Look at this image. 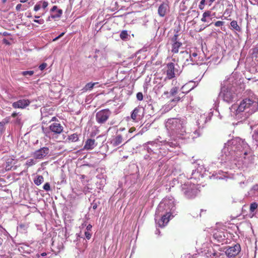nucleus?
<instances>
[{
	"label": "nucleus",
	"instance_id": "f257e3e1",
	"mask_svg": "<svg viewBox=\"0 0 258 258\" xmlns=\"http://www.w3.org/2000/svg\"><path fill=\"white\" fill-rule=\"evenodd\" d=\"M186 119L185 117L170 118L165 122V126L172 136H175L176 139L164 142L166 148L178 147L181 142L180 140L189 139L190 135L186 132Z\"/></svg>",
	"mask_w": 258,
	"mask_h": 258
},
{
	"label": "nucleus",
	"instance_id": "f03ea898",
	"mask_svg": "<svg viewBox=\"0 0 258 258\" xmlns=\"http://www.w3.org/2000/svg\"><path fill=\"white\" fill-rule=\"evenodd\" d=\"M223 151L225 153L228 152L227 156L230 160H235L238 158H245L249 151V147L244 140L236 137L225 144Z\"/></svg>",
	"mask_w": 258,
	"mask_h": 258
},
{
	"label": "nucleus",
	"instance_id": "7ed1b4c3",
	"mask_svg": "<svg viewBox=\"0 0 258 258\" xmlns=\"http://www.w3.org/2000/svg\"><path fill=\"white\" fill-rule=\"evenodd\" d=\"M176 210L174 201L164 200L159 204L156 211L155 221L160 227H164L169 222L171 216Z\"/></svg>",
	"mask_w": 258,
	"mask_h": 258
},
{
	"label": "nucleus",
	"instance_id": "20e7f679",
	"mask_svg": "<svg viewBox=\"0 0 258 258\" xmlns=\"http://www.w3.org/2000/svg\"><path fill=\"white\" fill-rule=\"evenodd\" d=\"M258 103L249 98H245L240 101L238 106L232 105L231 111L233 115L240 121L247 119L250 115L257 110Z\"/></svg>",
	"mask_w": 258,
	"mask_h": 258
},
{
	"label": "nucleus",
	"instance_id": "39448f33",
	"mask_svg": "<svg viewBox=\"0 0 258 258\" xmlns=\"http://www.w3.org/2000/svg\"><path fill=\"white\" fill-rule=\"evenodd\" d=\"M236 84L234 75L232 74L226 80H224L221 85V91L219 96L222 97L223 100L227 103H230L234 101L235 98Z\"/></svg>",
	"mask_w": 258,
	"mask_h": 258
},
{
	"label": "nucleus",
	"instance_id": "423d86ee",
	"mask_svg": "<svg viewBox=\"0 0 258 258\" xmlns=\"http://www.w3.org/2000/svg\"><path fill=\"white\" fill-rule=\"evenodd\" d=\"M181 190L184 197L188 199L195 198L200 191L196 185L189 182L181 185Z\"/></svg>",
	"mask_w": 258,
	"mask_h": 258
},
{
	"label": "nucleus",
	"instance_id": "0eeeda50",
	"mask_svg": "<svg viewBox=\"0 0 258 258\" xmlns=\"http://www.w3.org/2000/svg\"><path fill=\"white\" fill-rule=\"evenodd\" d=\"M166 77V79L171 80L179 76L181 72L180 67L177 63L169 62L167 64L165 67Z\"/></svg>",
	"mask_w": 258,
	"mask_h": 258
},
{
	"label": "nucleus",
	"instance_id": "6e6552de",
	"mask_svg": "<svg viewBox=\"0 0 258 258\" xmlns=\"http://www.w3.org/2000/svg\"><path fill=\"white\" fill-rule=\"evenodd\" d=\"M63 130V126L58 122L52 123L48 128H43V132L47 137H50L51 134L59 135Z\"/></svg>",
	"mask_w": 258,
	"mask_h": 258
},
{
	"label": "nucleus",
	"instance_id": "1a4fd4ad",
	"mask_svg": "<svg viewBox=\"0 0 258 258\" xmlns=\"http://www.w3.org/2000/svg\"><path fill=\"white\" fill-rule=\"evenodd\" d=\"M181 53L184 54L185 57H188L186 59L183 66L198 64V60L197 59V53L194 52L192 54H189L187 51H183Z\"/></svg>",
	"mask_w": 258,
	"mask_h": 258
},
{
	"label": "nucleus",
	"instance_id": "9d476101",
	"mask_svg": "<svg viewBox=\"0 0 258 258\" xmlns=\"http://www.w3.org/2000/svg\"><path fill=\"white\" fill-rule=\"evenodd\" d=\"M159 145L156 142H148L144 145V148L147 150L148 153L151 154H158L159 150H161V148H159Z\"/></svg>",
	"mask_w": 258,
	"mask_h": 258
},
{
	"label": "nucleus",
	"instance_id": "9b49d317",
	"mask_svg": "<svg viewBox=\"0 0 258 258\" xmlns=\"http://www.w3.org/2000/svg\"><path fill=\"white\" fill-rule=\"evenodd\" d=\"M110 114L109 111L106 109L98 111L96 114L97 121L100 123L104 122L108 118Z\"/></svg>",
	"mask_w": 258,
	"mask_h": 258
},
{
	"label": "nucleus",
	"instance_id": "f8f14e48",
	"mask_svg": "<svg viewBox=\"0 0 258 258\" xmlns=\"http://www.w3.org/2000/svg\"><path fill=\"white\" fill-rule=\"evenodd\" d=\"M207 120V118L205 117V115L201 116L200 119H199L197 121V123L199 125V128L195 130L191 135V137L192 139L197 138L200 137L202 134V129L203 128V126L201 125V123H203V122L205 123ZM203 124H202L203 125Z\"/></svg>",
	"mask_w": 258,
	"mask_h": 258
},
{
	"label": "nucleus",
	"instance_id": "ddd939ff",
	"mask_svg": "<svg viewBox=\"0 0 258 258\" xmlns=\"http://www.w3.org/2000/svg\"><path fill=\"white\" fill-rule=\"evenodd\" d=\"M241 247L239 244H236L233 246H229L225 251V253L228 257H234L240 251Z\"/></svg>",
	"mask_w": 258,
	"mask_h": 258
},
{
	"label": "nucleus",
	"instance_id": "4468645a",
	"mask_svg": "<svg viewBox=\"0 0 258 258\" xmlns=\"http://www.w3.org/2000/svg\"><path fill=\"white\" fill-rule=\"evenodd\" d=\"M16 162L17 160L15 159V157L14 156H10L8 157L6 160L5 167V170L6 171L16 170L18 167L17 165H15Z\"/></svg>",
	"mask_w": 258,
	"mask_h": 258
},
{
	"label": "nucleus",
	"instance_id": "2eb2a0df",
	"mask_svg": "<svg viewBox=\"0 0 258 258\" xmlns=\"http://www.w3.org/2000/svg\"><path fill=\"white\" fill-rule=\"evenodd\" d=\"M49 152L47 147H43L35 151L33 156L35 159H42L48 154Z\"/></svg>",
	"mask_w": 258,
	"mask_h": 258
},
{
	"label": "nucleus",
	"instance_id": "dca6fc26",
	"mask_svg": "<svg viewBox=\"0 0 258 258\" xmlns=\"http://www.w3.org/2000/svg\"><path fill=\"white\" fill-rule=\"evenodd\" d=\"M30 103V101L28 99H20L17 101L13 102L12 103V106L15 109H24L28 106Z\"/></svg>",
	"mask_w": 258,
	"mask_h": 258
},
{
	"label": "nucleus",
	"instance_id": "f3484780",
	"mask_svg": "<svg viewBox=\"0 0 258 258\" xmlns=\"http://www.w3.org/2000/svg\"><path fill=\"white\" fill-rule=\"evenodd\" d=\"M97 146V143L95 139H87L83 147V149L86 150H91L94 149Z\"/></svg>",
	"mask_w": 258,
	"mask_h": 258
},
{
	"label": "nucleus",
	"instance_id": "a211bd4d",
	"mask_svg": "<svg viewBox=\"0 0 258 258\" xmlns=\"http://www.w3.org/2000/svg\"><path fill=\"white\" fill-rule=\"evenodd\" d=\"M50 12L51 13V17L52 19L59 18L62 14V10L58 9L56 6H53L50 10Z\"/></svg>",
	"mask_w": 258,
	"mask_h": 258
},
{
	"label": "nucleus",
	"instance_id": "6ab92c4d",
	"mask_svg": "<svg viewBox=\"0 0 258 258\" xmlns=\"http://www.w3.org/2000/svg\"><path fill=\"white\" fill-rule=\"evenodd\" d=\"M168 9V6L167 4L162 3L160 5L158 10V13L160 17H163L165 16L167 11Z\"/></svg>",
	"mask_w": 258,
	"mask_h": 258
},
{
	"label": "nucleus",
	"instance_id": "aec40b11",
	"mask_svg": "<svg viewBox=\"0 0 258 258\" xmlns=\"http://www.w3.org/2000/svg\"><path fill=\"white\" fill-rule=\"evenodd\" d=\"M211 12L210 11H206L203 14L201 21L203 22H209L211 20Z\"/></svg>",
	"mask_w": 258,
	"mask_h": 258
},
{
	"label": "nucleus",
	"instance_id": "412c9836",
	"mask_svg": "<svg viewBox=\"0 0 258 258\" xmlns=\"http://www.w3.org/2000/svg\"><path fill=\"white\" fill-rule=\"evenodd\" d=\"M189 91H187L185 92L182 91L181 93L179 94L178 96L175 97L170 101L171 103L174 104V106H175V105L181 99V98L184 96V94L187 93Z\"/></svg>",
	"mask_w": 258,
	"mask_h": 258
},
{
	"label": "nucleus",
	"instance_id": "4be33fe9",
	"mask_svg": "<svg viewBox=\"0 0 258 258\" xmlns=\"http://www.w3.org/2000/svg\"><path fill=\"white\" fill-rule=\"evenodd\" d=\"M252 58L254 59L257 69H258V44L253 48L252 53Z\"/></svg>",
	"mask_w": 258,
	"mask_h": 258
},
{
	"label": "nucleus",
	"instance_id": "5701e85b",
	"mask_svg": "<svg viewBox=\"0 0 258 258\" xmlns=\"http://www.w3.org/2000/svg\"><path fill=\"white\" fill-rule=\"evenodd\" d=\"M140 111V108L138 107L135 108L132 112L131 118L135 121H137L140 119V117L139 113Z\"/></svg>",
	"mask_w": 258,
	"mask_h": 258
},
{
	"label": "nucleus",
	"instance_id": "b1692460",
	"mask_svg": "<svg viewBox=\"0 0 258 258\" xmlns=\"http://www.w3.org/2000/svg\"><path fill=\"white\" fill-rule=\"evenodd\" d=\"M171 45V52L173 53H177L179 51V48L182 46V43L181 42H175L172 44Z\"/></svg>",
	"mask_w": 258,
	"mask_h": 258
},
{
	"label": "nucleus",
	"instance_id": "393cba45",
	"mask_svg": "<svg viewBox=\"0 0 258 258\" xmlns=\"http://www.w3.org/2000/svg\"><path fill=\"white\" fill-rule=\"evenodd\" d=\"M120 38L123 41H127L130 39V36L126 30L122 31L119 35Z\"/></svg>",
	"mask_w": 258,
	"mask_h": 258
},
{
	"label": "nucleus",
	"instance_id": "a878e982",
	"mask_svg": "<svg viewBox=\"0 0 258 258\" xmlns=\"http://www.w3.org/2000/svg\"><path fill=\"white\" fill-rule=\"evenodd\" d=\"M199 210L198 209L192 210L191 212V216L194 218H197L199 216L201 217L202 216V213L206 212V210L201 209L200 213L199 214H198V213L199 212Z\"/></svg>",
	"mask_w": 258,
	"mask_h": 258
},
{
	"label": "nucleus",
	"instance_id": "bb28decb",
	"mask_svg": "<svg viewBox=\"0 0 258 258\" xmlns=\"http://www.w3.org/2000/svg\"><path fill=\"white\" fill-rule=\"evenodd\" d=\"M252 139L255 142V145L256 146L255 149L258 151V126L253 132Z\"/></svg>",
	"mask_w": 258,
	"mask_h": 258
},
{
	"label": "nucleus",
	"instance_id": "cd10ccee",
	"mask_svg": "<svg viewBox=\"0 0 258 258\" xmlns=\"http://www.w3.org/2000/svg\"><path fill=\"white\" fill-rule=\"evenodd\" d=\"M258 207V204L256 202H253L250 204L249 207V211L250 214H252V216H254L255 214V211Z\"/></svg>",
	"mask_w": 258,
	"mask_h": 258
},
{
	"label": "nucleus",
	"instance_id": "c85d7f7f",
	"mask_svg": "<svg viewBox=\"0 0 258 258\" xmlns=\"http://www.w3.org/2000/svg\"><path fill=\"white\" fill-rule=\"evenodd\" d=\"M44 181V177L42 175H37L34 179V182L37 185H40Z\"/></svg>",
	"mask_w": 258,
	"mask_h": 258
},
{
	"label": "nucleus",
	"instance_id": "c756f323",
	"mask_svg": "<svg viewBox=\"0 0 258 258\" xmlns=\"http://www.w3.org/2000/svg\"><path fill=\"white\" fill-rule=\"evenodd\" d=\"M98 83L97 82H96V83H87L85 86L84 87V88L83 89V91H87L88 90H91V89H93V88L94 87V86L96 85V84H97Z\"/></svg>",
	"mask_w": 258,
	"mask_h": 258
},
{
	"label": "nucleus",
	"instance_id": "7c9ffc66",
	"mask_svg": "<svg viewBox=\"0 0 258 258\" xmlns=\"http://www.w3.org/2000/svg\"><path fill=\"white\" fill-rule=\"evenodd\" d=\"M230 26L233 29L237 31H240V28L237 24V22L236 21L233 20L230 23Z\"/></svg>",
	"mask_w": 258,
	"mask_h": 258
},
{
	"label": "nucleus",
	"instance_id": "2f4dec72",
	"mask_svg": "<svg viewBox=\"0 0 258 258\" xmlns=\"http://www.w3.org/2000/svg\"><path fill=\"white\" fill-rule=\"evenodd\" d=\"M68 139L72 142H76L79 140V137L77 134H73L68 137Z\"/></svg>",
	"mask_w": 258,
	"mask_h": 258
},
{
	"label": "nucleus",
	"instance_id": "473e14b6",
	"mask_svg": "<svg viewBox=\"0 0 258 258\" xmlns=\"http://www.w3.org/2000/svg\"><path fill=\"white\" fill-rule=\"evenodd\" d=\"M178 31H176V33L173 35L172 37L171 38V43L174 44L175 42H180L178 39L179 35L178 34Z\"/></svg>",
	"mask_w": 258,
	"mask_h": 258
},
{
	"label": "nucleus",
	"instance_id": "72a5a7b5",
	"mask_svg": "<svg viewBox=\"0 0 258 258\" xmlns=\"http://www.w3.org/2000/svg\"><path fill=\"white\" fill-rule=\"evenodd\" d=\"M122 141V137L121 135L117 134L115 139V143H114V145H119L121 143Z\"/></svg>",
	"mask_w": 258,
	"mask_h": 258
},
{
	"label": "nucleus",
	"instance_id": "f704fd0d",
	"mask_svg": "<svg viewBox=\"0 0 258 258\" xmlns=\"http://www.w3.org/2000/svg\"><path fill=\"white\" fill-rule=\"evenodd\" d=\"M173 106H174V104H172L170 102V103L169 104H167L163 106V108L164 111L167 112V111H169L170 110H171L173 108Z\"/></svg>",
	"mask_w": 258,
	"mask_h": 258
},
{
	"label": "nucleus",
	"instance_id": "c9c22d12",
	"mask_svg": "<svg viewBox=\"0 0 258 258\" xmlns=\"http://www.w3.org/2000/svg\"><path fill=\"white\" fill-rule=\"evenodd\" d=\"M35 161L33 159L27 160L26 162V165L27 166V168L35 164Z\"/></svg>",
	"mask_w": 258,
	"mask_h": 258
},
{
	"label": "nucleus",
	"instance_id": "e433bc0d",
	"mask_svg": "<svg viewBox=\"0 0 258 258\" xmlns=\"http://www.w3.org/2000/svg\"><path fill=\"white\" fill-rule=\"evenodd\" d=\"M5 124L6 123L4 121L0 122V137L2 136L5 131Z\"/></svg>",
	"mask_w": 258,
	"mask_h": 258
},
{
	"label": "nucleus",
	"instance_id": "4c0bfd02",
	"mask_svg": "<svg viewBox=\"0 0 258 258\" xmlns=\"http://www.w3.org/2000/svg\"><path fill=\"white\" fill-rule=\"evenodd\" d=\"M178 91V88L176 87H173L170 91V94L171 96H174L177 94Z\"/></svg>",
	"mask_w": 258,
	"mask_h": 258
},
{
	"label": "nucleus",
	"instance_id": "58836bf2",
	"mask_svg": "<svg viewBox=\"0 0 258 258\" xmlns=\"http://www.w3.org/2000/svg\"><path fill=\"white\" fill-rule=\"evenodd\" d=\"M22 74L25 76H27V75L32 76L34 74V71H24V72H22Z\"/></svg>",
	"mask_w": 258,
	"mask_h": 258
},
{
	"label": "nucleus",
	"instance_id": "ea45409f",
	"mask_svg": "<svg viewBox=\"0 0 258 258\" xmlns=\"http://www.w3.org/2000/svg\"><path fill=\"white\" fill-rule=\"evenodd\" d=\"M224 23H225L223 21H218L214 23V25L216 27H221L224 25Z\"/></svg>",
	"mask_w": 258,
	"mask_h": 258
},
{
	"label": "nucleus",
	"instance_id": "a19ab883",
	"mask_svg": "<svg viewBox=\"0 0 258 258\" xmlns=\"http://www.w3.org/2000/svg\"><path fill=\"white\" fill-rule=\"evenodd\" d=\"M43 189L46 191H49L50 190V186L48 182H46L44 184L43 187Z\"/></svg>",
	"mask_w": 258,
	"mask_h": 258
},
{
	"label": "nucleus",
	"instance_id": "79ce46f5",
	"mask_svg": "<svg viewBox=\"0 0 258 258\" xmlns=\"http://www.w3.org/2000/svg\"><path fill=\"white\" fill-rule=\"evenodd\" d=\"M137 98L139 101H142L143 99V95L141 92H138L137 94Z\"/></svg>",
	"mask_w": 258,
	"mask_h": 258
},
{
	"label": "nucleus",
	"instance_id": "37998d69",
	"mask_svg": "<svg viewBox=\"0 0 258 258\" xmlns=\"http://www.w3.org/2000/svg\"><path fill=\"white\" fill-rule=\"evenodd\" d=\"M85 235L86 238L88 240H89L91 238L92 233H90V231H86L85 232Z\"/></svg>",
	"mask_w": 258,
	"mask_h": 258
},
{
	"label": "nucleus",
	"instance_id": "c03bdc74",
	"mask_svg": "<svg viewBox=\"0 0 258 258\" xmlns=\"http://www.w3.org/2000/svg\"><path fill=\"white\" fill-rule=\"evenodd\" d=\"M205 0H202L199 5V8L200 10H203L204 8V5L205 4Z\"/></svg>",
	"mask_w": 258,
	"mask_h": 258
},
{
	"label": "nucleus",
	"instance_id": "a18cd8bd",
	"mask_svg": "<svg viewBox=\"0 0 258 258\" xmlns=\"http://www.w3.org/2000/svg\"><path fill=\"white\" fill-rule=\"evenodd\" d=\"M46 67H47V63L44 62L39 66V68L41 71H43V70H44L46 68Z\"/></svg>",
	"mask_w": 258,
	"mask_h": 258
},
{
	"label": "nucleus",
	"instance_id": "49530a36",
	"mask_svg": "<svg viewBox=\"0 0 258 258\" xmlns=\"http://www.w3.org/2000/svg\"><path fill=\"white\" fill-rule=\"evenodd\" d=\"M34 22L35 23H37L39 24H43L44 23V21L42 19L39 20L35 19L34 20Z\"/></svg>",
	"mask_w": 258,
	"mask_h": 258
},
{
	"label": "nucleus",
	"instance_id": "de8ad7c7",
	"mask_svg": "<svg viewBox=\"0 0 258 258\" xmlns=\"http://www.w3.org/2000/svg\"><path fill=\"white\" fill-rule=\"evenodd\" d=\"M252 190L254 191V194H258V185H255L252 187Z\"/></svg>",
	"mask_w": 258,
	"mask_h": 258
},
{
	"label": "nucleus",
	"instance_id": "09e8293b",
	"mask_svg": "<svg viewBox=\"0 0 258 258\" xmlns=\"http://www.w3.org/2000/svg\"><path fill=\"white\" fill-rule=\"evenodd\" d=\"M196 174H199V175H201V172H200L199 168L192 171V175L194 176Z\"/></svg>",
	"mask_w": 258,
	"mask_h": 258
},
{
	"label": "nucleus",
	"instance_id": "8fccbe9b",
	"mask_svg": "<svg viewBox=\"0 0 258 258\" xmlns=\"http://www.w3.org/2000/svg\"><path fill=\"white\" fill-rule=\"evenodd\" d=\"M64 32H62L60 35H59L57 37H55L53 39V41H55L61 37H62L64 35Z\"/></svg>",
	"mask_w": 258,
	"mask_h": 258
},
{
	"label": "nucleus",
	"instance_id": "3c124183",
	"mask_svg": "<svg viewBox=\"0 0 258 258\" xmlns=\"http://www.w3.org/2000/svg\"><path fill=\"white\" fill-rule=\"evenodd\" d=\"M220 253H218L216 251H214V252L212 253L210 255V256H215V257H219L220 256Z\"/></svg>",
	"mask_w": 258,
	"mask_h": 258
},
{
	"label": "nucleus",
	"instance_id": "603ef678",
	"mask_svg": "<svg viewBox=\"0 0 258 258\" xmlns=\"http://www.w3.org/2000/svg\"><path fill=\"white\" fill-rule=\"evenodd\" d=\"M41 6L39 4H36L34 7V10L36 12L40 10Z\"/></svg>",
	"mask_w": 258,
	"mask_h": 258
},
{
	"label": "nucleus",
	"instance_id": "864d4df0",
	"mask_svg": "<svg viewBox=\"0 0 258 258\" xmlns=\"http://www.w3.org/2000/svg\"><path fill=\"white\" fill-rule=\"evenodd\" d=\"M19 227L21 229H26L28 227V225H26L25 224H20L19 225Z\"/></svg>",
	"mask_w": 258,
	"mask_h": 258
},
{
	"label": "nucleus",
	"instance_id": "5fc2aeb1",
	"mask_svg": "<svg viewBox=\"0 0 258 258\" xmlns=\"http://www.w3.org/2000/svg\"><path fill=\"white\" fill-rule=\"evenodd\" d=\"M48 4L47 2L44 1L42 3V8L45 9L48 6Z\"/></svg>",
	"mask_w": 258,
	"mask_h": 258
},
{
	"label": "nucleus",
	"instance_id": "6e6d98bb",
	"mask_svg": "<svg viewBox=\"0 0 258 258\" xmlns=\"http://www.w3.org/2000/svg\"><path fill=\"white\" fill-rule=\"evenodd\" d=\"M92 228V226L91 224H89L87 226L86 230L87 231H90L91 230V229Z\"/></svg>",
	"mask_w": 258,
	"mask_h": 258
},
{
	"label": "nucleus",
	"instance_id": "4d7b16f0",
	"mask_svg": "<svg viewBox=\"0 0 258 258\" xmlns=\"http://www.w3.org/2000/svg\"><path fill=\"white\" fill-rule=\"evenodd\" d=\"M113 18H114V22L117 19H119V18L122 19V16H118V15L114 16Z\"/></svg>",
	"mask_w": 258,
	"mask_h": 258
},
{
	"label": "nucleus",
	"instance_id": "13d9d810",
	"mask_svg": "<svg viewBox=\"0 0 258 258\" xmlns=\"http://www.w3.org/2000/svg\"><path fill=\"white\" fill-rule=\"evenodd\" d=\"M22 7L21 4H18L16 7V9L17 11H20Z\"/></svg>",
	"mask_w": 258,
	"mask_h": 258
},
{
	"label": "nucleus",
	"instance_id": "bf43d9fd",
	"mask_svg": "<svg viewBox=\"0 0 258 258\" xmlns=\"http://www.w3.org/2000/svg\"><path fill=\"white\" fill-rule=\"evenodd\" d=\"M92 208L94 209V210H95L96 209L97 207V205L96 203H92Z\"/></svg>",
	"mask_w": 258,
	"mask_h": 258
},
{
	"label": "nucleus",
	"instance_id": "052dcab7",
	"mask_svg": "<svg viewBox=\"0 0 258 258\" xmlns=\"http://www.w3.org/2000/svg\"><path fill=\"white\" fill-rule=\"evenodd\" d=\"M3 42L6 44H10V42H9V41L8 40H7L6 39H3Z\"/></svg>",
	"mask_w": 258,
	"mask_h": 258
},
{
	"label": "nucleus",
	"instance_id": "680f3d73",
	"mask_svg": "<svg viewBox=\"0 0 258 258\" xmlns=\"http://www.w3.org/2000/svg\"><path fill=\"white\" fill-rule=\"evenodd\" d=\"M17 113L14 112H13L12 115H11V116L13 118H15V117H16V116L17 115Z\"/></svg>",
	"mask_w": 258,
	"mask_h": 258
},
{
	"label": "nucleus",
	"instance_id": "e2e57ef3",
	"mask_svg": "<svg viewBox=\"0 0 258 258\" xmlns=\"http://www.w3.org/2000/svg\"><path fill=\"white\" fill-rule=\"evenodd\" d=\"M108 26V22H106L104 25L103 26V27L105 28H107V27Z\"/></svg>",
	"mask_w": 258,
	"mask_h": 258
},
{
	"label": "nucleus",
	"instance_id": "0e129e2a",
	"mask_svg": "<svg viewBox=\"0 0 258 258\" xmlns=\"http://www.w3.org/2000/svg\"><path fill=\"white\" fill-rule=\"evenodd\" d=\"M56 120H57L56 117H55V116H54V117H53L51 118V119L50 121H55Z\"/></svg>",
	"mask_w": 258,
	"mask_h": 258
},
{
	"label": "nucleus",
	"instance_id": "69168bd1",
	"mask_svg": "<svg viewBox=\"0 0 258 258\" xmlns=\"http://www.w3.org/2000/svg\"><path fill=\"white\" fill-rule=\"evenodd\" d=\"M3 35L4 36H8L9 35V34L7 32H4L3 33Z\"/></svg>",
	"mask_w": 258,
	"mask_h": 258
},
{
	"label": "nucleus",
	"instance_id": "338daca9",
	"mask_svg": "<svg viewBox=\"0 0 258 258\" xmlns=\"http://www.w3.org/2000/svg\"><path fill=\"white\" fill-rule=\"evenodd\" d=\"M16 122L20 124V123H21V119L20 118H17V120H16Z\"/></svg>",
	"mask_w": 258,
	"mask_h": 258
},
{
	"label": "nucleus",
	"instance_id": "774afa93",
	"mask_svg": "<svg viewBox=\"0 0 258 258\" xmlns=\"http://www.w3.org/2000/svg\"><path fill=\"white\" fill-rule=\"evenodd\" d=\"M47 255V253L46 252H43L41 254V255L42 256H46Z\"/></svg>",
	"mask_w": 258,
	"mask_h": 258
}]
</instances>
